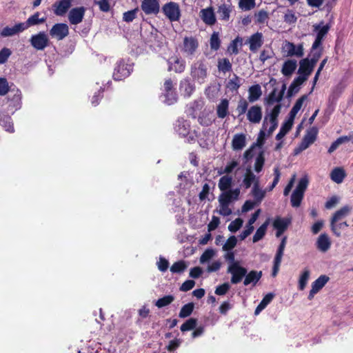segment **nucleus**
<instances>
[{"instance_id":"1","label":"nucleus","mask_w":353,"mask_h":353,"mask_svg":"<svg viewBox=\"0 0 353 353\" xmlns=\"http://www.w3.org/2000/svg\"><path fill=\"white\" fill-rule=\"evenodd\" d=\"M208 70L206 61L204 59H199L191 65L190 74L194 80L203 83L208 77Z\"/></svg>"},{"instance_id":"2","label":"nucleus","mask_w":353,"mask_h":353,"mask_svg":"<svg viewBox=\"0 0 353 353\" xmlns=\"http://www.w3.org/2000/svg\"><path fill=\"white\" fill-rule=\"evenodd\" d=\"M199 46V43L195 37L190 36L183 38L182 43L180 45V50L182 54L188 59H192Z\"/></svg>"},{"instance_id":"3","label":"nucleus","mask_w":353,"mask_h":353,"mask_svg":"<svg viewBox=\"0 0 353 353\" xmlns=\"http://www.w3.org/2000/svg\"><path fill=\"white\" fill-rule=\"evenodd\" d=\"M133 70V65L126 63L124 60L119 61L114 68L113 78L121 81L129 77Z\"/></svg>"},{"instance_id":"4","label":"nucleus","mask_w":353,"mask_h":353,"mask_svg":"<svg viewBox=\"0 0 353 353\" xmlns=\"http://www.w3.org/2000/svg\"><path fill=\"white\" fill-rule=\"evenodd\" d=\"M163 94L165 97L164 103L168 105H173L177 101V93L174 88L173 81L170 78L165 79L163 83Z\"/></svg>"},{"instance_id":"5","label":"nucleus","mask_w":353,"mask_h":353,"mask_svg":"<svg viewBox=\"0 0 353 353\" xmlns=\"http://www.w3.org/2000/svg\"><path fill=\"white\" fill-rule=\"evenodd\" d=\"M162 12L170 21H177L181 17V10L177 3L170 1L162 7Z\"/></svg>"},{"instance_id":"6","label":"nucleus","mask_w":353,"mask_h":353,"mask_svg":"<svg viewBox=\"0 0 353 353\" xmlns=\"http://www.w3.org/2000/svg\"><path fill=\"white\" fill-rule=\"evenodd\" d=\"M317 134L318 130L315 127H312L309 130H307L299 147L294 150L295 154H298L300 152H302L303 150L307 149L310 145H312L316 141Z\"/></svg>"},{"instance_id":"7","label":"nucleus","mask_w":353,"mask_h":353,"mask_svg":"<svg viewBox=\"0 0 353 353\" xmlns=\"http://www.w3.org/2000/svg\"><path fill=\"white\" fill-rule=\"evenodd\" d=\"M283 52L286 57H302L304 55L303 44L295 45L294 43L286 41L282 47Z\"/></svg>"},{"instance_id":"8","label":"nucleus","mask_w":353,"mask_h":353,"mask_svg":"<svg viewBox=\"0 0 353 353\" xmlns=\"http://www.w3.org/2000/svg\"><path fill=\"white\" fill-rule=\"evenodd\" d=\"M228 272L232 274L231 283L236 284L240 283L245 277L247 274V269L239 265V263H234L228 267Z\"/></svg>"},{"instance_id":"9","label":"nucleus","mask_w":353,"mask_h":353,"mask_svg":"<svg viewBox=\"0 0 353 353\" xmlns=\"http://www.w3.org/2000/svg\"><path fill=\"white\" fill-rule=\"evenodd\" d=\"M69 34V28L66 23H58L54 24L50 30V35L57 41L63 40Z\"/></svg>"},{"instance_id":"10","label":"nucleus","mask_w":353,"mask_h":353,"mask_svg":"<svg viewBox=\"0 0 353 353\" xmlns=\"http://www.w3.org/2000/svg\"><path fill=\"white\" fill-rule=\"evenodd\" d=\"M287 236H285L282 238L281 243L278 247V249L276 250V255L274 259V265L272 268V276H276L278 274V272L279 270V268L281 265V263L282 261V257L283 256L284 250L286 245L287 243Z\"/></svg>"},{"instance_id":"11","label":"nucleus","mask_w":353,"mask_h":353,"mask_svg":"<svg viewBox=\"0 0 353 353\" xmlns=\"http://www.w3.org/2000/svg\"><path fill=\"white\" fill-rule=\"evenodd\" d=\"M287 236H285L282 238L281 243L278 247V249L276 250V255L274 259V265L272 268V276H276L278 274V272L279 270V268L281 265V263L282 261V257L283 256L284 250L286 245L287 243Z\"/></svg>"},{"instance_id":"12","label":"nucleus","mask_w":353,"mask_h":353,"mask_svg":"<svg viewBox=\"0 0 353 353\" xmlns=\"http://www.w3.org/2000/svg\"><path fill=\"white\" fill-rule=\"evenodd\" d=\"M287 236H285L282 238L281 243L278 247V249L276 250V255L274 259V265L272 268V276H276L278 274V272L279 270V268L281 265V263L282 261V257L283 256L284 250L286 245L287 243Z\"/></svg>"},{"instance_id":"13","label":"nucleus","mask_w":353,"mask_h":353,"mask_svg":"<svg viewBox=\"0 0 353 353\" xmlns=\"http://www.w3.org/2000/svg\"><path fill=\"white\" fill-rule=\"evenodd\" d=\"M287 236H285L282 238L281 243L278 247V249L276 250V255L274 259V265L272 268V276H276L278 274V272L279 270V268L281 265V263L282 261V257L283 256L284 250L286 245L287 243Z\"/></svg>"},{"instance_id":"14","label":"nucleus","mask_w":353,"mask_h":353,"mask_svg":"<svg viewBox=\"0 0 353 353\" xmlns=\"http://www.w3.org/2000/svg\"><path fill=\"white\" fill-rule=\"evenodd\" d=\"M264 39L262 32H256L248 37L245 44H248L250 50L253 53H256L261 48Z\"/></svg>"},{"instance_id":"15","label":"nucleus","mask_w":353,"mask_h":353,"mask_svg":"<svg viewBox=\"0 0 353 353\" xmlns=\"http://www.w3.org/2000/svg\"><path fill=\"white\" fill-rule=\"evenodd\" d=\"M141 8L147 15H157L160 11L159 0H143Z\"/></svg>"},{"instance_id":"16","label":"nucleus","mask_w":353,"mask_h":353,"mask_svg":"<svg viewBox=\"0 0 353 353\" xmlns=\"http://www.w3.org/2000/svg\"><path fill=\"white\" fill-rule=\"evenodd\" d=\"M199 16L203 23L207 26H212L216 23L214 10L212 6L201 9L199 12Z\"/></svg>"},{"instance_id":"17","label":"nucleus","mask_w":353,"mask_h":353,"mask_svg":"<svg viewBox=\"0 0 353 353\" xmlns=\"http://www.w3.org/2000/svg\"><path fill=\"white\" fill-rule=\"evenodd\" d=\"M291 223V219L288 218H281L276 216L272 223L274 229H276V236H281L285 231L288 229Z\"/></svg>"},{"instance_id":"18","label":"nucleus","mask_w":353,"mask_h":353,"mask_svg":"<svg viewBox=\"0 0 353 353\" xmlns=\"http://www.w3.org/2000/svg\"><path fill=\"white\" fill-rule=\"evenodd\" d=\"M85 11L84 7L72 8L68 14V19L70 24L77 25L80 23L83 19Z\"/></svg>"},{"instance_id":"19","label":"nucleus","mask_w":353,"mask_h":353,"mask_svg":"<svg viewBox=\"0 0 353 353\" xmlns=\"http://www.w3.org/2000/svg\"><path fill=\"white\" fill-rule=\"evenodd\" d=\"M239 188L223 191V192L219 196V202L230 204L232 201L237 200L239 199Z\"/></svg>"},{"instance_id":"20","label":"nucleus","mask_w":353,"mask_h":353,"mask_svg":"<svg viewBox=\"0 0 353 353\" xmlns=\"http://www.w3.org/2000/svg\"><path fill=\"white\" fill-rule=\"evenodd\" d=\"M262 115L261 107L258 105H252L247 112V119L252 123H259Z\"/></svg>"},{"instance_id":"21","label":"nucleus","mask_w":353,"mask_h":353,"mask_svg":"<svg viewBox=\"0 0 353 353\" xmlns=\"http://www.w3.org/2000/svg\"><path fill=\"white\" fill-rule=\"evenodd\" d=\"M331 245L330 238L326 233L321 234L316 241V249L323 253L327 252L330 249Z\"/></svg>"},{"instance_id":"22","label":"nucleus","mask_w":353,"mask_h":353,"mask_svg":"<svg viewBox=\"0 0 353 353\" xmlns=\"http://www.w3.org/2000/svg\"><path fill=\"white\" fill-rule=\"evenodd\" d=\"M232 11V6L230 3L223 2L218 6L217 14L220 20L228 21L230 20V14Z\"/></svg>"},{"instance_id":"23","label":"nucleus","mask_w":353,"mask_h":353,"mask_svg":"<svg viewBox=\"0 0 353 353\" xmlns=\"http://www.w3.org/2000/svg\"><path fill=\"white\" fill-rule=\"evenodd\" d=\"M281 105L277 104L273 108V109L272 110L271 112L269 114L270 122L271 123V126L268 130L269 134H272L278 126L277 117H279V114L281 112Z\"/></svg>"},{"instance_id":"24","label":"nucleus","mask_w":353,"mask_h":353,"mask_svg":"<svg viewBox=\"0 0 353 353\" xmlns=\"http://www.w3.org/2000/svg\"><path fill=\"white\" fill-rule=\"evenodd\" d=\"M26 30L23 23L15 24L12 27L6 26L1 31V35L3 37H12Z\"/></svg>"},{"instance_id":"25","label":"nucleus","mask_w":353,"mask_h":353,"mask_svg":"<svg viewBox=\"0 0 353 353\" xmlns=\"http://www.w3.org/2000/svg\"><path fill=\"white\" fill-rule=\"evenodd\" d=\"M203 107L201 101H194L191 103L186 110L187 115L192 119H196Z\"/></svg>"},{"instance_id":"26","label":"nucleus","mask_w":353,"mask_h":353,"mask_svg":"<svg viewBox=\"0 0 353 353\" xmlns=\"http://www.w3.org/2000/svg\"><path fill=\"white\" fill-rule=\"evenodd\" d=\"M168 70L174 71L176 73H181L185 69V63L183 59L177 57L173 58V61L170 59L168 61Z\"/></svg>"},{"instance_id":"27","label":"nucleus","mask_w":353,"mask_h":353,"mask_svg":"<svg viewBox=\"0 0 353 353\" xmlns=\"http://www.w3.org/2000/svg\"><path fill=\"white\" fill-rule=\"evenodd\" d=\"M54 14L57 16L64 15L71 6V0H61L53 5Z\"/></svg>"},{"instance_id":"28","label":"nucleus","mask_w":353,"mask_h":353,"mask_svg":"<svg viewBox=\"0 0 353 353\" xmlns=\"http://www.w3.org/2000/svg\"><path fill=\"white\" fill-rule=\"evenodd\" d=\"M313 69L309 65V59L305 58L300 61L299 68L298 70V74L300 77H305L306 80L308 77L312 74Z\"/></svg>"},{"instance_id":"29","label":"nucleus","mask_w":353,"mask_h":353,"mask_svg":"<svg viewBox=\"0 0 353 353\" xmlns=\"http://www.w3.org/2000/svg\"><path fill=\"white\" fill-rule=\"evenodd\" d=\"M286 90V85L285 84H283L281 90L279 92L278 95L276 96L277 89L274 88L273 90L269 94L268 97H267V103L268 105H272L275 102H280L283 98V95L285 93V91Z\"/></svg>"},{"instance_id":"30","label":"nucleus","mask_w":353,"mask_h":353,"mask_svg":"<svg viewBox=\"0 0 353 353\" xmlns=\"http://www.w3.org/2000/svg\"><path fill=\"white\" fill-rule=\"evenodd\" d=\"M246 144V137L244 134H236L232 141V147L234 150H242Z\"/></svg>"},{"instance_id":"31","label":"nucleus","mask_w":353,"mask_h":353,"mask_svg":"<svg viewBox=\"0 0 353 353\" xmlns=\"http://www.w3.org/2000/svg\"><path fill=\"white\" fill-rule=\"evenodd\" d=\"M297 67V61L294 59H288L283 63L281 72L285 77L291 76Z\"/></svg>"},{"instance_id":"32","label":"nucleus","mask_w":353,"mask_h":353,"mask_svg":"<svg viewBox=\"0 0 353 353\" xmlns=\"http://www.w3.org/2000/svg\"><path fill=\"white\" fill-rule=\"evenodd\" d=\"M229 114V100L223 99L216 106V114L219 119H224Z\"/></svg>"},{"instance_id":"33","label":"nucleus","mask_w":353,"mask_h":353,"mask_svg":"<svg viewBox=\"0 0 353 353\" xmlns=\"http://www.w3.org/2000/svg\"><path fill=\"white\" fill-rule=\"evenodd\" d=\"M306 81L305 77L298 76L291 83L288 91V97H290L294 94L297 93L300 90V85H302Z\"/></svg>"},{"instance_id":"34","label":"nucleus","mask_w":353,"mask_h":353,"mask_svg":"<svg viewBox=\"0 0 353 353\" xmlns=\"http://www.w3.org/2000/svg\"><path fill=\"white\" fill-rule=\"evenodd\" d=\"M262 276V272H257L256 270H251L249 273L246 274L245 276V279L243 281V284L245 285H248L250 283H252L253 285H255L256 283L260 280Z\"/></svg>"},{"instance_id":"35","label":"nucleus","mask_w":353,"mask_h":353,"mask_svg":"<svg viewBox=\"0 0 353 353\" xmlns=\"http://www.w3.org/2000/svg\"><path fill=\"white\" fill-rule=\"evenodd\" d=\"M307 96L306 94H304L301 96L297 101H296L295 104L291 109L290 113H289V117L288 119L294 122V118L299 111L301 110L303 102L307 99Z\"/></svg>"},{"instance_id":"36","label":"nucleus","mask_w":353,"mask_h":353,"mask_svg":"<svg viewBox=\"0 0 353 353\" xmlns=\"http://www.w3.org/2000/svg\"><path fill=\"white\" fill-rule=\"evenodd\" d=\"M248 92V101L251 103L256 101L262 94L261 88L259 84H256L250 87Z\"/></svg>"},{"instance_id":"37","label":"nucleus","mask_w":353,"mask_h":353,"mask_svg":"<svg viewBox=\"0 0 353 353\" xmlns=\"http://www.w3.org/2000/svg\"><path fill=\"white\" fill-rule=\"evenodd\" d=\"M345 176V172L342 168H335L330 173L331 179L338 184L341 183L343 181Z\"/></svg>"},{"instance_id":"38","label":"nucleus","mask_w":353,"mask_h":353,"mask_svg":"<svg viewBox=\"0 0 353 353\" xmlns=\"http://www.w3.org/2000/svg\"><path fill=\"white\" fill-rule=\"evenodd\" d=\"M330 278L327 275H321L312 283V292H319L329 281Z\"/></svg>"},{"instance_id":"39","label":"nucleus","mask_w":353,"mask_h":353,"mask_svg":"<svg viewBox=\"0 0 353 353\" xmlns=\"http://www.w3.org/2000/svg\"><path fill=\"white\" fill-rule=\"evenodd\" d=\"M30 42L32 46L37 50H43L44 48V32H39L31 37Z\"/></svg>"},{"instance_id":"40","label":"nucleus","mask_w":353,"mask_h":353,"mask_svg":"<svg viewBox=\"0 0 353 353\" xmlns=\"http://www.w3.org/2000/svg\"><path fill=\"white\" fill-rule=\"evenodd\" d=\"M252 196L254 198V201L257 205L260 204L265 197V192L261 190L259 186V182L256 181L252 190Z\"/></svg>"},{"instance_id":"41","label":"nucleus","mask_w":353,"mask_h":353,"mask_svg":"<svg viewBox=\"0 0 353 353\" xmlns=\"http://www.w3.org/2000/svg\"><path fill=\"white\" fill-rule=\"evenodd\" d=\"M350 211V208L347 205L341 208L334 214L330 223L333 224L334 222H339L349 214Z\"/></svg>"},{"instance_id":"42","label":"nucleus","mask_w":353,"mask_h":353,"mask_svg":"<svg viewBox=\"0 0 353 353\" xmlns=\"http://www.w3.org/2000/svg\"><path fill=\"white\" fill-rule=\"evenodd\" d=\"M269 219L266 220L256 231L253 236V242L256 243L260 241L265 235L268 226L269 225Z\"/></svg>"},{"instance_id":"43","label":"nucleus","mask_w":353,"mask_h":353,"mask_svg":"<svg viewBox=\"0 0 353 353\" xmlns=\"http://www.w3.org/2000/svg\"><path fill=\"white\" fill-rule=\"evenodd\" d=\"M248 101L244 98H241L237 103V106L236 108V112H237V117L241 119V117L243 116L245 112L248 110Z\"/></svg>"},{"instance_id":"44","label":"nucleus","mask_w":353,"mask_h":353,"mask_svg":"<svg viewBox=\"0 0 353 353\" xmlns=\"http://www.w3.org/2000/svg\"><path fill=\"white\" fill-rule=\"evenodd\" d=\"M39 15L40 14L39 12H36L35 14L30 17L26 22H23V24L25 26L26 30L30 26L42 23L44 21V18H39Z\"/></svg>"},{"instance_id":"45","label":"nucleus","mask_w":353,"mask_h":353,"mask_svg":"<svg viewBox=\"0 0 353 353\" xmlns=\"http://www.w3.org/2000/svg\"><path fill=\"white\" fill-rule=\"evenodd\" d=\"M274 296V294L272 293L267 294L258 305L254 311V314L258 315L265 307L272 301Z\"/></svg>"},{"instance_id":"46","label":"nucleus","mask_w":353,"mask_h":353,"mask_svg":"<svg viewBox=\"0 0 353 353\" xmlns=\"http://www.w3.org/2000/svg\"><path fill=\"white\" fill-rule=\"evenodd\" d=\"M180 89L184 92L185 96L190 97L194 91V85L188 79H184L180 83Z\"/></svg>"},{"instance_id":"47","label":"nucleus","mask_w":353,"mask_h":353,"mask_svg":"<svg viewBox=\"0 0 353 353\" xmlns=\"http://www.w3.org/2000/svg\"><path fill=\"white\" fill-rule=\"evenodd\" d=\"M232 176H230L228 175L223 176L220 178L219 181V188L221 191H226L228 190H230V187L232 186Z\"/></svg>"},{"instance_id":"48","label":"nucleus","mask_w":353,"mask_h":353,"mask_svg":"<svg viewBox=\"0 0 353 353\" xmlns=\"http://www.w3.org/2000/svg\"><path fill=\"white\" fill-rule=\"evenodd\" d=\"M293 123L294 122L290 121V119L285 121L281 125L279 133L276 136V139L277 140H280L282 138H283L286 135V134L291 130L293 125Z\"/></svg>"},{"instance_id":"49","label":"nucleus","mask_w":353,"mask_h":353,"mask_svg":"<svg viewBox=\"0 0 353 353\" xmlns=\"http://www.w3.org/2000/svg\"><path fill=\"white\" fill-rule=\"evenodd\" d=\"M187 268V263L183 260H179L172 265L170 272L172 273L181 274L185 271Z\"/></svg>"},{"instance_id":"50","label":"nucleus","mask_w":353,"mask_h":353,"mask_svg":"<svg viewBox=\"0 0 353 353\" xmlns=\"http://www.w3.org/2000/svg\"><path fill=\"white\" fill-rule=\"evenodd\" d=\"M214 121L212 118L211 114L208 112H201L198 116V122L203 126H210Z\"/></svg>"},{"instance_id":"51","label":"nucleus","mask_w":353,"mask_h":353,"mask_svg":"<svg viewBox=\"0 0 353 353\" xmlns=\"http://www.w3.org/2000/svg\"><path fill=\"white\" fill-rule=\"evenodd\" d=\"M256 179V176L252 172L250 168H248L246 170L245 174L244 175V178L243 180V185L245 189H248L252 185V183Z\"/></svg>"},{"instance_id":"52","label":"nucleus","mask_w":353,"mask_h":353,"mask_svg":"<svg viewBox=\"0 0 353 353\" xmlns=\"http://www.w3.org/2000/svg\"><path fill=\"white\" fill-rule=\"evenodd\" d=\"M232 63L227 58L219 59L218 60L217 68L219 71L225 73L232 70Z\"/></svg>"},{"instance_id":"53","label":"nucleus","mask_w":353,"mask_h":353,"mask_svg":"<svg viewBox=\"0 0 353 353\" xmlns=\"http://www.w3.org/2000/svg\"><path fill=\"white\" fill-rule=\"evenodd\" d=\"M221 39L219 38V33L214 32L210 39V46L212 50L217 51L221 47Z\"/></svg>"},{"instance_id":"54","label":"nucleus","mask_w":353,"mask_h":353,"mask_svg":"<svg viewBox=\"0 0 353 353\" xmlns=\"http://www.w3.org/2000/svg\"><path fill=\"white\" fill-rule=\"evenodd\" d=\"M197 325V319L195 318H190L186 320L180 327L182 332H188L194 330Z\"/></svg>"},{"instance_id":"55","label":"nucleus","mask_w":353,"mask_h":353,"mask_svg":"<svg viewBox=\"0 0 353 353\" xmlns=\"http://www.w3.org/2000/svg\"><path fill=\"white\" fill-rule=\"evenodd\" d=\"M176 131L179 135L185 137L190 132V124L186 121H179L176 126Z\"/></svg>"},{"instance_id":"56","label":"nucleus","mask_w":353,"mask_h":353,"mask_svg":"<svg viewBox=\"0 0 353 353\" xmlns=\"http://www.w3.org/2000/svg\"><path fill=\"white\" fill-rule=\"evenodd\" d=\"M331 230L332 232L336 236H341V231L343 230L349 226L346 221L343 222H334L332 223H330Z\"/></svg>"},{"instance_id":"57","label":"nucleus","mask_w":353,"mask_h":353,"mask_svg":"<svg viewBox=\"0 0 353 353\" xmlns=\"http://www.w3.org/2000/svg\"><path fill=\"white\" fill-rule=\"evenodd\" d=\"M243 39L240 37H236L228 47V51L231 54H238L239 51L238 49V44L240 43V46H242Z\"/></svg>"},{"instance_id":"58","label":"nucleus","mask_w":353,"mask_h":353,"mask_svg":"<svg viewBox=\"0 0 353 353\" xmlns=\"http://www.w3.org/2000/svg\"><path fill=\"white\" fill-rule=\"evenodd\" d=\"M310 270L306 268L303 270L301 274L300 275L299 279V288L301 290H303L307 283V281L310 278Z\"/></svg>"},{"instance_id":"59","label":"nucleus","mask_w":353,"mask_h":353,"mask_svg":"<svg viewBox=\"0 0 353 353\" xmlns=\"http://www.w3.org/2000/svg\"><path fill=\"white\" fill-rule=\"evenodd\" d=\"M194 308V305L193 303H188L184 305L179 312V316L182 319L188 317L192 313Z\"/></svg>"},{"instance_id":"60","label":"nucleus","mask_w":353,"mask_h":353,"mask_svg":"<svg viewBox=\"0 0 353 353\" xmlns=\"http://www.w3.org/2000/svg\"><path fill=\"white\" fill-rule=\"evenodd\" d=\"M264 163H265L264 152L263 151H261L258 154V155H257V157L256 158V161H255V163H254V170L256 172H260L263 170Z\"/></svg>"},{"instance_id":"61","label":"nucleus","mask_w":353,"mask_h":353,"mask_svg":"<svg viewBox=\"0 0 353 353\" xmlns=\"http://www.w3.org/2000/svg\"><path fill=\"white\" fill-rule=\"evenodd\" d=\"M314 31L317 32L316 37L323 40L330 30L329 25L321 26L320 24L314 26Z\"/></svg>"},{"instance_id":"62","label":"nucleus","mask_w":353,"mask_h":353,"mask_svg":"<svg viewBox=\"0 0 353 353\" xmlns=\"http://www.w3.org/2000/svg\"><path fill=\"white\" fill-rule=\"evenodd\" d=\"M268 13L264 10H260L257 13L255 14V23L263 24L268 22Z\"/></svg>"},{"instance_id":"63","label":"nucleus","mask_w":353,"mask_h":353,"mask_svg":"<svg viewBox=\"0 0 353 353\" xmlns=\"http://www.w3.org/2000/svg\"><path fill=\"white\" fill-rule=\"evenodd\" d=\"M174 300V297L172 295H166L162 298L159 299L156 302V306L159 308L165 307L170 305Z\"/></svg>"},{"instance_id":"64","label":"nucleus","mask_w":353,"mask_h":353,"mask_svg":"<svg viewBox=\"0 0 353 353\" xmlns=\"http://www.w3.org/2000/svg\"><path fill=\"white\" fill-rule=\"evenodd\" d=\"M304 194L294 190L291 195V205L294 208H298L301 205Z\"/></svg>"}]
</instances>
